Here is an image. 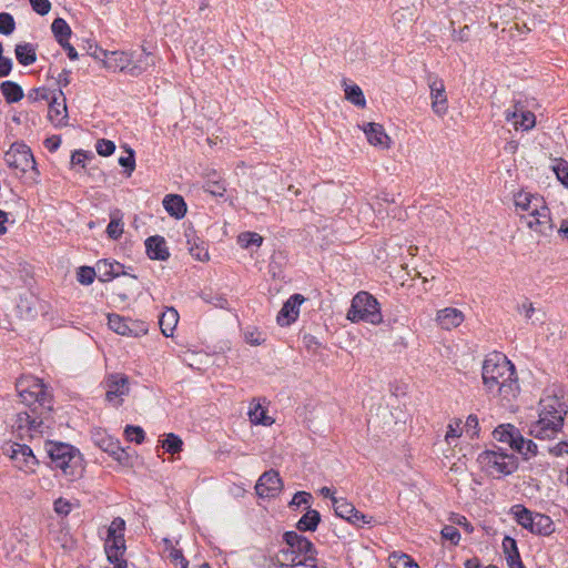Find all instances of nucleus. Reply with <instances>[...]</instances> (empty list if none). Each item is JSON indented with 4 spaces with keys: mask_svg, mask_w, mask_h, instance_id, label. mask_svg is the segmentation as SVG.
Segmentation results:
<instances>
[{
    "mask_svg": "<svg viewBox=\"0 0 568 568\" xmlns=\"http://www.w3.org/2000/svg\"><path fill=\"white\" fill-rule=\"evenodd\" d=\"M129 394V378L123 374H112L106 379L105 399L120 405L122 397Z\"/></svg>",
    "mask_w": 568,
    "mask_h": 568,
    "instance_id": "9b49d317",
    "label": "nucleus"
},
{
    "mask_svg": "<svg viewBox=\"0 0 568 568\" xmlns=\"http://www.w3.org/2000/svg\"><path fill=\"white\" fill-rule=\"evenodd\" d=\"M465 430L470 438L478 437L479 435V422L476 415H469L465 423Z\"/></svg>",
    "mask_w": 568,
    "mask_h": 568,
    "instance_id": "bf43d9fd",
    "label": "nucleus"
},
{
    "mask_svg": "<svg viewBox=\"0 0 568 568\" xmlns=\"http://www.w3.org/2000/svg\"><path fill=\"white\" fill-rule=\"evenodd\" d=\"M351 524L356 525L358 527L364 526H373L375 520L372 516H366L356 508L354 509L351 519L348 520Z\"/></svg>",
    "mask_w": 568,
    "mask_h": 568,
    "instance_id": "3c124183",
    "label": "nucleus"
},
{
    "mask_svg": "<svg viewBox=\"0 0 568 568\" xmlns=\"http://www.w3.org/2000/svg\"><path fill=\"white\" fill-rule=\"evenodd\" d=\"M106 233L112 240H118L123 233V224L121 220L112 216L106 227Z\"/></svg>",
    "mask_w": 568,
    "mask_h": 568,
    "instance_id": "864d4df0",
    "label": "nucleus"
},
{
    "mask_svg": "<svg viewBox=\"0 0 568 568\" xmlns=\"http://www.w3.org/2000/svg\"><path fill=\"white\" fill-rule=\"evenodd\" d=\"M510 514L514 516L516 523L523 528L534 530L535 514L525 506L517 504L510 508Z\"/></svg>",
    "mask_w": 568,
    "mask_h": 568,
    "instance_id": "bb28decb",
    "label": "nucleus"
},
{
    "mask_svg": "<svg viewBox=\"0 0 568 568\" xmlns=\"http://www.w3.org/2000/svg\"><path fill=\"white\" fill-rule=\"evenodd\" d=\"M347 320L352 323L365 322L378 325L383 321L378 301L368 292H358L352 300L347 311Z\"/></svg>",
    "mask_w": 568,
    "mask_h": 568,
    "instance_id": "39448f33",
    "label": "nucleus"
},
{
    "mask_svg": "<svg viewBox=\"0 0 568 568\" xmlns=\"http://www.w3.org/2000/svg\"><path fill=\"white\" fill-rule=\"evenodd\" d=\"M514 202L517 211L521 212V222L528 229L544 236L552 232L550 211L541 196L528 192H518L515 194Z\"/></svg>",
    "mask_w": 568,
    "mask_h": 568,
    "instance_id": "f03ea898",
    "label": "nucleus"
},
{
    "mask_svg": "<svg viewBox=\"0 0 568 568\" xmlns=\"http://www.w3.org/2000/svg\"><path fill=\"white\" fill-rule=\"evenodd\" d=\"M548 452L555 456H561L564 454L568 455V442L561 440L555 446L549 447Z\"/></svg>",
    "mask_w": 568,
    "mask_h": 568,
    "instance_id": "774afa93",
    "label": "nucleus"
},
{
    "mask_svg": "<svg viewBox=\"0 0 568 568\" xmlns=\"http://www.w3.org/2000/svg\"><path fill=\"white\" fill-rule=\"evenodd\" d=\"M537 444H535L530 439H525L523 435H520V437H518L517 445L514 450L521 454L525 459H528L537 455Z\"/></svg>",
    "mask_w": 568,
    "mask_h": 568,
    "instance_id": "58836bf2",
    "label": "nucleus"
},
{
    "mask_svg": "<svg viewBox=\"0 0 568 568\" xmlns=\"http://www.w3.org/2000/svg\"><path fill=\"white\" fill-rule=\"evenodd\" d=\"M97 267L99 272V280L102 282H109L120 275L123 265L119 262L102 260L98 262Z\"/></svg>",
    "mask_w": 568,
    "mask_h": 568,
    "instance_id": "cd10ccee",
    "label": "nucleus"
},
{
    "mask_svg": "<svg viewBox=\"0 0 568 568\" xmlns=\"http://www.w3.org/2000/svg\"><path fill=\"white\" fill-rule=\"evenodd\" d=\"M494 438L498 442L508 444L513 449H515L517 445L518 437H520V432L511 424H503L499 425L493 433Z\"/></svg>",
    "mask_w": 568,
    "mask_h": 568,
    "instance_id": "5701e85b",
    "label": "nucleus"
},
{
    "mask_svg": "<svg viewBox=\"0 0 568 568\" xmlns=\"http://www.w3.org/2000/svg\"><path fill=\"white\" fill-rule=\"evenodd\" d=\"M0 90L8 103L19 102L23 98L22 88L13 81H3Z\"/></svg>",
    "mask_w": 568,
    "mask_h": 568,
    "instance_id": "473e14b6",
    "label": "nucleus"
},
{
    "mask_svg": "<svg viewBox=\"0 0 568 568\" xmlns=\"http://www.w3.org/2000/svg\"><path fill=\"white\" fill-rule=\"evenodd\" d=\"M321 521V515L317 510L307 508V511L300 518L296 528L300 531H315Z\"/></svg>",
    "mask_w": 568,
    "mask_h": 568,
    "instance_id": "2f4dec72",
    "label": "nucleus"
},
{
    "mask_svg": "<svg viewBox=\"0 0 568 568\" xmlns=\"http://www.w3.org/2000/svg\"><path fill=\"white\" fill-rule=\"evenodd\" d=\"M518 121H515V128H521L523 130H529L535 126L536 118L530 111H524L523 106L519 108Z\"/></svg>",
    "mask_w": 568,
    "mask_h": 568,
    "instance_id": "79ce46f5",
    "label": "nucleus"
},
{
    "mask_svg": "<svg viewBox=\"0 0 568 568\" xmlns=\"http://www.w3.org/2000/svg\"><path fill=\"white\" fill-rule=\"evenodd\" d=\"M312 500V495L307 491H297L293 496L290 506L291 507H300L301 505H310Z\"/></svg>",
    "mask_w": 568,
    "mask_h": 568,
    "instance_id": "0e129e2a",
    "label": "nucleus"
},
{
    "mask_svg": "<svg viewBox=\"0 0 568 568\" xmlns=\"http://www.w3.org/2000/svg\"><path fill=\"white\" fill-rule=\"evenodd\" d=\"M10 457L18 468L26 471L33 470V467L38 464L32 449L24 444H12L10 446Z\"/></svg>",
    "mask_w": 568,
    "mask_h": 568,
    "instance_id": "ddd939ff",
    "label": "nucleus"
},
{
    "mask_svg": "<svg viewBox=\"0 0 568 568\" xmlns=\"http://www.w3.org/2000/svg\"><path fill=\"white\" fill-rule=\"evenodd\" d=\"M72 510V504L67 499L59 498L54 501V511L61 516H68Z\"/></svg>",
    "mask_w": 568,
    "mask_h": 568,
    "instance_id": "338daca9",
    "label": "nucleus"
},
{
    "mask_svg": "<svg viewBox=\"0 0 568 568\" xmlns=\"http://www.w3.org/2000/svg\"><path fill=\"white\" fill-rule=\"evenodd\" d=\"M38 298L32 294L19 296L17 312L22 320H33L38 315Z\"/></svg>",
    "mask_w": 568,
    "mask_h": 568,
    "instance_id": "aec40b11",
    "label": "nucleus"
},
{
    "mask_svg": "<svg viewBox=\"0 0 568 568\" xmlns=\"http://www.w3.org/2000/svg\"><path fill=\"white\" fill-rule=\"evenodd\" d=\"M481 377L487 393L510 402L519 393L514 364L501 353H493L483 364Z\"/></svg>",
    "mask_w": 568,
    "mask_h": 568,
    "instance_id": "f257e3e1",
    "label": "nucleus"
},
{
    "mask_svg": "<svg viewBox=\"0 0 568 568\" xmlns=\"http://www.w3.org/2000/svg\"><path fill=\"white\" fill-rule=\"evenodd\" d=\"M332 504L336 516L349 520L355 509L354 505L344 498L332 497Z\"/></svg>",
    "mask_w": 568,
    "mask_h": 568,
    "instance_id": "c9c22d12",
    "label": "nucleus"
},
{
    "mask_svg": "<svg viewBox=\"0 0 568 568\" xmlns=\"http://www.w3.org/2000/svg\"><path fill=\"white\" fill-rule=\"evenodd\" d=\"M49 116L51 121H57L59 124L67 118V104L64 97L61 102L53 99L49 106Z\"/></svg>",
    "mask_w": 568,
    "mask_h": 568,
    "instance_id": "4c0bfd02",
    "label": "nucleus"
},
{
    "mask_svg": "<svg viewBox=\"0 0 568 568\" xmlns=\"http://www.w3.org/2000/svg\"><path fill=\"white\" fill-rule=\"evenodd\" d=\"M440 534L444 539L449 540L453 545H457L460 540L459 530L452 525L444 526Z\"/></svg>",
    "mask_w": 568,
    "mask_h": 568,
    "instance_id": "4d7b16f0",
    "label": "nucleus"
},
{
    "mask_svg": "<svg viewBox=\"0 0 568 568\" xmlns=\"http://www.w3.org/2000/svg\"><path fill=\"white\" fill-rule=\"evenodd\" d=\"M554 530V521L549 516L539 513L535 514L534 530L531 534L549 536Z\"/></svg>",
    "mask_w": 568,
    "mask_h": 568,
    "instance_id": "72a5a7b5",
    "label": "nucleus"
},
{
    "mask_svg": "<svg viewBox=\"0 0 568 568\" xmlns=\"http://www.w3.org/2000/svg\"><path fill=\"white\" fill-rule=\"evenodd\" d=\"M16 387L22 403L26 405L38 404V409L51 410V394L41 379L30 375L21 376L17 381Z\"/></svg>",
    "mask_w": 568,
    "mask_h": 568,
    "instance_id": "20e7f679",
    "label": "nucleus"
},
{
    "mask_svg": "<svg viewBox=\"0 0 568 568\" xmlns=\"http://www.w3.org/2000/svg\"><path fill=\"white\" fill-rule=\"evenodd\" d=\"M14 54L21 65H31L37 61V45L31 42L18 43Z\"/></svg>",
    "mask_w": 568,
    "mask_h": 568,
    "instance_id": "a878e982",
    "label": "nucleus"
},
{
    "mask_svg": "<svg viewBox=\"0 0 568 568\" xmlns=\"http://www.w3.org/2000/svg\"><path fill=\"white\" fill-rule=\"evenodd\" d=\"M363 131L369 144L382 149L389 148L390 138L385 133L383 125L371 122L363 126Z\"/></svg>",
    "mask_w": 568,
    "mask_h": 568,
    "instance_id": "dca6fc26",
    "label": "nucleus"
},
{
    "mask_svg": "<svg viewBox=\"0 0 568 568\" xmlns=\"http://www.w3.org/2000/svg\"><path fill=\"white\" fill-rule=\"evenodd\" d=\"M165 211L175 219H182L186 214V203L181 195L169 194L163 199Z\"/></svg>",
    "mask_w": 568,
    "mask_h": 568,
    "instance_id": "b1692460",
    "label": "nucleus"
},
{
    "mask_svg": "<svg viewBox=\"0 0 568 568\" xmlns=\"http://www.w3.org/2000/svg\"><path fill=\"white\" fill-rule=\"evenodd\" d=\"M16 30V21L8 12L0 13V34L10 36Z\"/></svg>",
    "mask_w": 568,
    "mask_h": 568,
    "instance_id": "49530a36",
    "label": "nucleus"
},
{
    "mask_svg": "<svg viewBox=\"0 0 568 568\" xmlns=\"http://www.w3.org/2000/svg\"><path fill=\"white\" fill-rule=\"evenodd\" d=\"M125 521L121 517L112 520L108 529V537L124 536Z\"/></svg>",
    "mask_w": 568,
    "mask_h": 568,
    "instance_id": "052dcab7",
    "label": "nucleus"
},
{
    "mask_svg": "<svg viewBox=\"0 0 568 568\" xmlns=\"http://www.w3.org/2000/svg\"><path fill=\"white\" fill-rule=\"evenodd\" d=\"M316 555L308 556L306 558H302V560L296 561V557H293L290 565L304 567V568H321L316 562Z\"/></svg>",
    "mask_w": 568,
    "mask_h": 568,
    "instance_id": "69168bd1",
    "label": "nucleus"
},
{
    "mask_svg": "<svg viewBox=\"0 0 568 568\" xmlns=\"http://www.w3.org/2000/svg\"><path fill=\"white\" fill-rule=\"evenodd\" d=\"M154 64V58L151 53H148L143 50V52L140 54L139 59L133 62L131 59V63L128 68L124 69L123 72H126L131 77H139L143 72L148 70L149 67Z\"/></svg>",
    "mask_w": 568,
    "mask_h": 568,
    "instance_id": "c85d7f7f",
    "label": "nucleus"
},
{
    "mask_svg": "<svg viewBox=\"0 0 568 568\" xmlns=\"http://www.w3.org/2000/svg\"><path fill=\"white\" fill-rule=\"evenodd\" d=\"M344 84H345V98L349 102H352L353 104H355L357 106H365L366 101H365L362 89L356 84L347 85L345 82H344Z\"/></svg>",
    "mask_w": 568,
    "mask_h": 568,
    "instance_id": "ea45409f",
    "label": "nucleus"
},
{
    "mask_svg": "<svg viewBox=\"0 0 568 568\" xmlns=\"http://www.w3.org/2000/svg\"><path fill=\"white\" fill-rule=\"evenodd\" d=\"M462 433H463L462 420L456 419L454 423H450L448 425V429L446 432L445 439L448 444H450V440L459 438Z\"/></svg>",
    "mask_w": 568,
    "mask_h": 568,
    "instance_id": "680f3d73",
    "label": "nucleus"
},
{
    "mask_svg": "<svg viewBox=\"0 0 568 568\" xmlns=\"http://www.w3.org/2000/svg\"><path fill=\"white\" fill-rule=\"evenodd\" d=\"M203 187L205 192H209L214 196H223L226 191L224 184L221 181L207 180Z\"/></svg>",
    "mask_w": 568,
    "mask_h": 568,
    "instance_id": "13d9d810",
    "label": "nucleus"
},
{
    "mask_svg": "<svg viewBox=\"0 0 568 568\" xmlns=\"http://www.w3.org/2000/svg\"><path fill=\"white\" fill-rule=\"evenodd\" d=\"M44 449L51 459L52 466L60 468L70 480L82 476L83 459L80 452L73 446L59 442H45Z\"/></svg>",
    "mask_w": 568,
    "mask_h": 568,
    "instance_id": "7ed1b4c3",
    "label": "nucleus"
},
{
    "mask_svg": "<svg viewBox=\"0 0 568 568\" xmlns=\"http://www.w3.org/2000/svg\"><path fill=\"white\" fill-rule=\"evenodd\" d=\"M503 550L506 556V559L509 557H514L517 559L518 556H520L516 540L509 536H505L503 539Z\"/></svg>",
    "mask_w": 568,
    "mask_h": 568,
    "instance_id": "603ef678",
    "label": "nucleus"
},
{
    "mask_svg": "<svg viewBox=\"0 0 568 568\" xmlns=\"http://www.w3.org/2000/svg\"><path fill=\"white\" fill-rule=\"evenodd\" d=\"M132 54L126 52H105L103 53V61L105 68L112 71H124L125 68L131 63Z\"/></svg>",
    "mask_w": 568,
    "mask_h": 568,
    "instance_id": "4be33fe9",
    "label": "nucleus"
},
{
    "mask_svg": "<svg viewBox=\"0 0 568 568\" xmlns=\"http://www.w3.org/2000/svg\"><path fill=\"white\" fill-rule=\"evenodd\" d=\"M390 568H419L418 564L406 554L394 552L388 557Z\"/></svg>",
    "mask_w": 568,
    "mask_h": 568,
    "instance_id": "e433bc0d",
    "label": "nucleus"
},
{
    "mask_svg": "<svg viewBox=\"0 0 568 568\" xmlns=\"http://www.w3.org/2000/svg\"><path fill=\"white\" fill-rule=\"evenodd\" d=\"M179 322V314L173 307L168 308L160 316V328L165 336H172Z\"/></svg>",
    "mask_w": 568,
    "mask_h": 568,
    "instance_id": "7c9ffc66",
    "label": "nucleus"
},
{
    "mask_svg": "<svg viewBox=\"0 0 568 568\" xmlns=\"http://www.w3.org/2000/svg\"><path fill=\"white\" fill-rule=\"evenodd\" d=\"M283 539L298 557L303 556V558H306L317 554L313 542L296 531H286L283 535Z\"/></svg>",
    "mask_w": 568,
    "mask_h": 568,
    "instance_id": "2eb2a0df",
    "label": "nucleus"
},
{
    "mask_svg": "<svg viewBox=\"0 0 568 568\" xmlns=\"http://www.w3.org/2000/svg\"><path fill=\"white\" fill-rule=\"evenodd\" d=\"M125 551L124 536L106 537L105 554L110 562L114 560H124L122 558Z\"/></svg>",
    "mask_w": 568,
    "mask_h": 568,
    "instance_id": "393cba45",
    "label": "nucleus"
},
{
    "mask_svg": "<svg viewBox=\"0 0 568 568\" xmlns=\"http://www.w3.org/2000/svg\"><path fill=\"white\" fill-rule=\"evenodd\" d=\"M305 301L301 294L292 295L282 306L277 314V323L281 326H288L296 321L300 314V306Z\"/></svg>",
    "mask_w": 568,
    "mask_h": 568,
    "instance_id": "4468645a",
    "label": "nucleus"
},
{
    "mask_svg": "<svg viewBox=\"0 0 568 568\" xmlns=\"http://www.w3.org/2000/svg\"><path fill=\"white\" fill-rule=\"evenodd\" d=\"M45 410L38 412V407L31 409V413L21 412L16 415L13 429L20 439H34L41 437L44 433V422L41 417Z\"/></svg>",
    "mask_w": 568,
    "mask_h": 568,
    "instance_id": "6e6552de",
    "label": "nucleus"
},
{
    "mask_svg": "<svg viewBox=\"0 0 568 568\" xmlns=\"http://www.w3.org/2000/svg\"><path fill=\"white\" fill-rule=\"evenodd\" d=\"M263 237L253 232H244L239 235V243L243 248H248L252 245L261 246Z\"/></svg>",
    "mask_w": 568,
    "mask_h": 568,
    "instance_id": "a18cd8bd",
    "label": "nucleus"
},
{
    "mask_svg": "<svg viewBox=\"0 0 568 568\" xmlns=\"http://www.w3.org/2000/svg\"><path fill=\"white\" fill-rule=\"evenodd\" d=\"M146 254L151 260L166 261L170 252L164 237L160 235L150 236L145 240Z\"/></svg>",
    "mask_w": 568,
    "mask_h": 568,
    "instance_id": "f3484780",
    "label": "nucleus"
},
{
    "mask_svg": "<svg viewBox=\"0 0 568 568\" xmlns=\"http://www.w3.org/2000/svg\"><path fill=\"white\" fill-rule=\"evenodd\" d=\"M293 557H296V561L302 560V558H300L291 547H287L286 549L280 550L276 557V562L281 568H297L298 566L290 565Z\"/></svg>",
    "mask_w": 568,
    "mask_h": 568,
    "instance_id": "c03bdc74",
    "label": "nucleus"
},
{
    "mask_svg": "<svg viewBox=\"0 0 568 568\" xmlns=\"http://www.w3.org/2000/svg\"><path fill=\"white\" fill-rule=\"evenodd\" d=\"M126 155L119 158V164L125 169L126 175L131 176L135 169L134 151L131 148H125Z\"/></svg>",
    "mask_w": 568,
    "mask_h": 568,
    "instance_id": "09e8293b",
    "label": "nucleus"
},
{
    "mask_svg": "<svg viewBox=\"0 0 568 568\" xmlns=\"http://www.w3.org/2000/svg\"><path fill=\"white\" fill-rule=\"evenodd\" d=\"M95 270L90 266H81L77 273V280L82 285H90L93 283L95 277Z\"/></svg>",
    "mask_w": 568,
    "mask_h": 568,
    "instance_id": "8fccbe9b",
    "label": "nucleus"
},
{
    "mask_svg": "<svg viewBox=\"0 0 568 568\" xmlns=\"http://www.w3.org/2000/svg\"><path fill=\"white\" fill-rule=\"evenodd\" d=\"M426 82L429 88L430 108L438 118H444L448 112V98L446 87L437 74L428 73Z\"/></svg>",
    "mask_w": 568,
    "mask_h": 568,
    "instance_id": "1a4fd4ad",
    "label": "nucleus"
},
{
    "mask_svg": "<svg viewBox=\"0 0 568 568\" xmlns=\"http://www.w3.org/2000/svg\"><path fill=\"white\" fill-rule=\"evenodd\" d=\"M32 9L40 16H45L51 10V2L49 0H29Z\"/></svg>",
    "mask_w": 568,
    "mask_h": 568,
    "instance_id": "e2e57ef3",
    "label": "nucleus"
},
{
    "mask_svg": "<svg viewBox=\"0 0 568 568\" xmlns=\"http://www.w3.org/2000/svg\"><path fill=\"white\" fill-rule=\"evenodd\" d=\"M124 433L130 442L141 444L144 440V430L140 426L128 425Z\"/></svg>",
    "mask_w": 568,
    "mask_h": 568,
    "instance_id": "5fc2aeb1",
    "label": "nucleus"
},
{
    "mask_svg": "<svg viewBox=\"0 0 568 568\" xmlns=\"http://www.w3.org/2000/svg\"><path fill=\"white\" fill-rule=\"evenodd\" d=\"M51 30L59 44L68 41L72 33L71 28L62 18H55L53 20Z\"/></svg>",
    "mask_w": 568,
    "mask_h": 568,
    "instance_id": "f704fd0d",
    "label": "nucleus"
},
{
    "mask_svg": "<svg viewBox=\"0 0 568 568\" xmlns=\"http://www.w3.org/2000/svg\"><path fill=\"white\" fill-rule=\"evenodd\" d=\"M248 416L253 424L271 425L273 423V419L266 415L265 409L260 404L250 408Z\"/></svg>",
    "mask_w": 568,
    "mask_h": 568,
    "instance_id": "a19ab883",
    "label": "nucleus"
},
{
    "mask_svg": "<svg viewBox=\"0 0 568 568\" xmlns=\"http://www.w3.org/2000/svg\"><path fill=\"white\" fill-rule=\"evenodd\" d=\"M165 544L168 545V550H169V554H168V557L169 559L171 560V562L176 566V567H180V568H187V560L184 558L182 551L180 549H176L174 548L170 540L168 539H164Z\"/></svg>",
    "mask_w": 568,
    "mask_h": 568,
    "instance_id": "37998d69",
    "label": "nucleus"
},
{
    "mask_svg": "<svg viewBox=\"0 0 568 568\" xmlns=\"http://www.w3.org/2000/svg\"><path fill=\"white\" fill-rule=\"evenodd\" d=\"M108 325L109 327L119 335L123 336H138L139 332L132 328L128 321L118 314H109L108 315Z\"/></svg>",
    "mask_w": 568,
    "mask_h": 568,
    "instance_id": "c756f323",
    "label": "nucleus"
},
{
    "mask_svg": "<svg viewBox=\"0 0 568 568\" xmlns=\"http://www.w3.org/2000/svg\"><path fill=\"white\" fill-rule=\"evenodd\" d=\"M282 480L277 471H265L255 485L256 494L262 498L276 496L282 489Z\"/></svg>",
    "mask_w": 568,
    "mask_h": 568,
    "instance_id": "f8f14e48",
    "label": "nucleus"
},
{
    "mask_svg": "<svg viewBox=\"0 0 568 568\" xmlns=\"http://www.w3.org/2000/svg\"><path fill=\"white\" fill-rule=\"evenodd\" d=\"M477 462L481 469L493 477L510 475L518 468L516 457L504 453L501 449L481 452Z\"/></svg>",
    "mask_w": 568,
    "mask_h": 568,
    "instance_id": "0eeeda50",
    "label": "nucleus"
},
{
    "mask_svg": "<svg viewBox=\"0 0 568 568\" xmlns=\"http://www.w3.org/2000/svg\"><path fill=\"white\" fill-rule=\"evenodd\" d=\"M95 150L99 155L109 156L114 152L115 144L110 140L100 139L97 141Z\"/></svg>",
    "mask_w": 568,
    "mask_h": 568,
    "instance_id": "6e6d98bb",
    "label": "nucleus"
},
{
    "mask_svg": "<svg viewBox=\"0 0 568 568\" xmlns=\"http://www.w3.org/2000/svg\"><path fill=\"white\" fill-rule=\"evenodd\" d=\"M554 404L544 405L539 414V419L531 424L529 434L537 439H551L562 428L564 416L562 412Z\"/></svg>",
    "mask_w": 568,
    "mask_h": 568,
    "instance_id": "423d86ee",
    "label": "nucleus"
},
{
    "mask_svg": "<svg viewBox=\"0 0 568 568\" xmlns=\"http://www.w3.org/2000/svg\"><path fill=\"white\" fill-rule=\"evenodd\" d=\"M182 439L172 433L169 434L162 443V447L170 454L179 453L182 448Z\"/></svg>",
    "mask_w": 568,
    "mask_h": 568,
    "instance_id": "de8ad7c7",
    "label": "nucleus"
},
{
    "mask_svg": "<svg viewBox=\"0 0 568 568\" xmlns=\"http://www.w3.org/2000/svg\"><path fill=\"white\" fill-rule=\"evenodd\" d=\"M4 161L10 168L23 173L29 169H36V161L31 150L24 144L12 145L6 153Z\"/></svg>",
    "mask_w": 568,
    "mask_h": 568,
    "instance_id": "9d476101",
    "label": "nucleus"
},
{
    "mask_svg": "<svg viewBox=\"0 0 568 568\" xmlns=\"http://www.w3.org/2000/svg\"><path fill=\"white\" fill-rule=\"evenodd\" d=\"M94 443L105 453L114 456L116 459L120 458V454L123 453V449L120 446V443L111 436L98 430L93 434Z\"/></svg>",
    "mask_w": 568,
    "mask_h": 568,
    "instance_id": "412c9836",
    "label": "nucleus"
},
{
    "mask_svg": "<svg viewBox=\"0 0 568 568\" xmlns=\"http://www.w3.org/2000/svg\"><path fill=\"white\" fill-rule=\"evenodd\" d=\"M436 322L442 328L452 329L464 322V314L457 308L446 307L437 312Z\"/></svg>",
    "mask_w": 568,
    "mask_h": 568,
    "instance_id": "a211bd4d",
    "label": "nucleus"
},
{
    "mask_svg": "<svg viewBox=\"0 0 568 568\" xmlns=\"http://www.w3.org/2000/svg\"><path fill=\"white\" fill-rule=\"evenodd\" d=\"M186 245L190 254L197 261L205 262L209 260V251L203 240L196 236L193 230L185 231Z\"/></svg>",
    "mask_w": 568,
    "mask_h": 568,
    "instance_id": "6ab92c4d",
    "label": "nucleus"
}]
</instances>
